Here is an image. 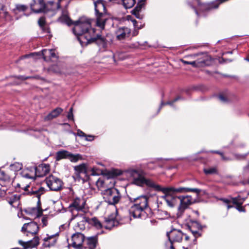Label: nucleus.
Wrapping results in <instances>:
<instances>
[{
    "instance_id": "nucleus-1",
    "label": "nucleus",
    "mask_w": 249,
    "mask_h": 249,
    "mask_svg": "<svg viewBox=\"0 0 249 249\" xmlns=\"http://www.w3.org/2000/svg\"><path fill=\"white\" fill-rule=\"evenodd\" d=\"M92 21L93 20L83 17L74 23L73 33L77 36L82 46H84L85 42H88L91 40V34L95 33V29L91 27Z\"/></svg>"
},
{
    "instance_id": "nucleus-2",
    "label": "nucleus",
    "mask_w": 249,
    "mask_h": 249,
    "mask_svg": "<svg viewBox=\"0 0 249 249\" xmlns=\"http://www.w3.org/2000/svg\"><path fill=\"white\" fill-rule=\"evenodd\" d=\"M148 197L147 196H141L136 198H129L133 205L130 210V214L134 218L146 217L145 211L148 208Z\"/></svg>"
},
{
    "instance_id": "nucleus-3",
    "label": "nucleus",
    "mask_w": 249,
    "mask_h": 249,
    "mask_svg": "<svg viewBox=\"0 0 249 249\" xmlns=\"http://www.w3.org/2000/svg\"><path fill=\"white\" fill-rule=\"evenodd\" d=\"M125 174L134 184L138 186L145 185L149 187L154 185V181L144 178V173L141 169L129 168L125 171Z\"/></svg>"
},
{
    "instance_id": "nucleus-4",
    "label": "nucleus",
    "mask_w": 249,
    "mask_h": 249,
    "mask_svg": "<svg viewBox=\"0 0 249 249\" xmlns=\"http://www.w3.org/2000/svg\"><path fill=\"white\" fill-rule=\"evenodd\" d=\"M94 4L96 16L95 25L100 30H103L105 29L106 22L108 19V16L106 14V7L101 0L94 1Z\"/></svg>"
},
{
    "instance_id": "nucleus-5",
    "label": "nucleus",
    "mask_w": 249,
    "mask_h": 249,
    "mask_svg": "<svg viewBox=\"0 0 249 249\" xmlns=\"http://www.w3.org/2000/svg\"><path fill=\"white\" fill-rule=\"evenodd\" d=\"M30 7L32 10L36 13H45L49 10L54 11L58 9L60 4L53 1H49L46 4L44 0H32Z\"/></svg>"
},
{
    "instance_id": "nucleus-6",
    "label": "nucleus",
    "mask_w": 249,
    "mask_h": 249,
    "mask_svg": "<svg viewBox=\"0 0 249 249\" xmlns=\"http://www.w3.org/2000/svg\"><path fill=\"white\" fill-rule=\"evenodd\" d=\"M102 195L105 201L109 205H115L120 202L122 198L119 191L114 187L103 190Z\"/></svg>"
},
{
    "instance_id": "nucleus-7",
    "label": "nucleus",
    "mask_w": 249,
    "mask_h": 249,
    "mask_svg": "<svg viewBox=\"0 0 249 249\" xmlns=\"http://www.w3.org/2000/svg\"><path fill=\"white\" fill-rule=\"evenodd\" d=\"M154 189L156 191H160L162 192L165 194H170V192H175V193H182V192H195L197 194H199L201 190L196 189V188H184V187H179L178 188H176L174 187H166L162 188L160 185L157 184L154 181V185L151 186V187Z\"/></svg>"
},
{
    "instance_id": "nucleus-8",
    "label": "nucleus",
    "mask_w": 249,
    "mask_h": 249,
    "mask_svg": "<svg viewBox=\"0 0 249 249\" xmlns=\"http://www.w3.org/2000/svg\"><path fill=\"white\" fill-rule=\"evenodd\" d=\"M45 182L50 189L54 191L60 190L63 185L61 179L53 175L47 177L45 179Z\"/></svg>"
},
{
    "instance_id": "nucleus-9",
    "label": "nucleus",
    "mask_w": 249,
    "mask_h": 249,
    "mask_svg": "<svg viewBox=\"0 0 249 249\" xmlns=\"http://www.w3.org/2000/svg\"><path fill=\"white\" fill-rule=\"evenodd\" d=\"M39 231V227L36 222L25 223L21 228V231L26 236L36 235Z\"/></svg>"
},
{
    "instance_id": "nucleus-10",
    "label": "nucleus",
    "mask_w": 249,
    "mask_h": 249,
    "mask_svg": "<svg viewBox=\"0 0 249 249\" xmlns=\"http://www.w3.org/2000/svg\"><path fill=\"white\" fill-rule=\"evenodd\" d=\"M184 234L179 230H173L167 233V236L171 243L170 249H174L173 246L174 242H179L182 241Z\"/></svg>"
},
{
    "instance_id": "nucleus-11",
    "label": "nucleus",
    "mask_w": 249,
    "mask_h": 249,
    "mask_svg": "<svg viewBox=\"0 0 249 249\" xmlns=\"http://www.w3.org/2000/svg\"><path fill=\"white\" fill-rule=\"evenodd\" d=\"M192 57L194 58L197 57L196 60L199 67L208 66L211 64L212 58L207 53L195 54L193 55Z\"/></svg>"
},
{
    "instance_id": "nucleus-12",
    "label": "nucleus",
    "mask_w": 249,
    "mask_h": 249,
    "mask_svg": "<svg viewBox=\"0 0 249 249\" xmlns=\"http://www.w3.org/2000/svg\"><path fill=\"white\" fill-rule=\"evenodd\" d=\"M85 241L84 235L79 232L73 234L71 236V245L75 249H83V243Z\"/></svg>"
},
{
    "instance_id": "nucleus-13",
    "label": "nucleus",
    "mask_w": 249,
    "mask_h": 249,
    "mask_svg": "<svg viewBox=\"0 0 249 249\" xmlns=\"http://www.w3.org/2000/svg\"><path fill=\"white\" fill-rule=\"evenodd\" d=\"M179 205L178 207V211L180 213L191 204L193 203V198L190 196H179Z\"/></svg>"
},
{
    "instance_id": "nucleus-14",
    "label": "nucleus",
    "mask_w": 249,
    "mask_h": 249,
    "mask_svg": "<svg viewBox=\"0 0 249 249\" xmlns=\"http://www.w3.org/2000/svg\"><path fill=\"white\" fill-rule=\"evenodd\" d=\"M86 204V200L83 197H76L70 204L69 208L71 211L76 210L77 211H82Z\"/></svg>"
},
{
    "instance_id": "nucleus-15",
    "label": "nucleus",
    "mask_w": 249,
    "mask_h": 249,
    "mask_svg": "<svg viewBox=\"0 0 249 249\" xmlns=\"http://www.w3.org/2000/svg\"><path fill=\"white\" fill-rule=\"evenodd\" d=\"M167 205L170 208H173L178 204L179 198L172 194H165L161 196Z\"/></svg>"
},
{
    "instance_id": "nucleus-16",
    "label": "nucleus",
    "mask_w": 249,
    "mask_h": 249,
    "mask_svg": "<svg viewBox=\"0 0 249 249\" xmlns=\"http://www.w3.org/2000/svg\"><path fill=\"white\" fill-rule=\"evenodd\" d=\"M49 71L50 72L60 75H66L71 73L70 71H66V67L65 65L61 63H58L56 64L52 65L49 68Z\"/></svg>"
},
{
    "instance_id": "nucleus-17",
    "label": "nucleus",
    "mask_w": 249,
    "mask_h": 249,
    "mask_svg": "<svg viewBox=\"0 0 249 249\" xmlns=\"http://www.w3.org/2000/svg\"><path fill=\"white\" fill-rule=\"evenodd\" d=\"M91 40H89L88 42H85L84 45H87L91 43H95L100 49H105L107 47V41L106 39L102 37L101 36H97L96 37L94 36V34L91 35Z\"/></svg>"
},
{
    "instance_id": "nucleus-18",
    "label": "nucleus",
    "mask_w": 249,
    "mask_h": 249,
    "mask_svg": "<svg viewBox=\"0 0 249 249\" xmlns=\"http://www.w3.org/2000/svg\"><path fill=\"white\" fill-rule=\"evenodd\" d=\"M24 190L26 192V194L29 195H36V197L38 198L39 201L40 196L44 193L45 189L42 187L38 186V187H35L34 188H31L29 185H27L24 188Z\"/></svg>"
},
{
    "instance_id": "nucleus-19",
    "label": "nucleus",
    "mask_w": 249,
    "mask_h": 249,
    "mask_svg": "<svg viewBox=\"0 0 249 249\" xmlns=\"http://www.w3.org/2000/svg\"><path fill=\"white\" fill-rule=\"evenodd\" d=\"M131 30L126 27H119L115 31L117 39L121 40L129 36Z\"/></svg>"
},
{
    "instance_id": "nucleus-20",
    "label": "nucleus",
    "mask_w": 249,
    "mask_h": 249,
    "mask_svg": "<svg viewBox=\"0 0 249 249\" xmlns=\"http://www.w3.org/2000/svg\"><path fill=\"white\" fill-rule=\"evenodd\" d=\"M74 219L77 222L75 226L76 230H84L85 229L86 225L88 224V217L83 215H76Z\"/></svg>"
},
{
    "instance_id": "nucleus-21",
    "label": "nucleus",
    "mask_w": 249,
    "mask_h": 249,
    "mask_svg": "<svg viewBox=\"0 0 249 249\" xmlns=\"http://www.w3.org/2000/svg\"><path fill=\"white\" fill-rule=\"evenodd\" d=\"M39 238L38 236H35L32 240L28 241L27 242H23L21 240H19L18 243L20 245H22L24 249L30 248H33L39 244Z\"/></svg>"
},
{
    "instance_id": "nucleus-22",
    "label": "nucleus",
    "mask_w": 249,
    "mask_h": 249,
    "mask_svg": "<svg viewBox=\"0 0 249 249\" xmlns=\"http://www.w3.org/2000/svg\"><path fill=\"white\" fill-rule=\"evenodd\" d=\"M189 229L196 238L201 235L199 231L201 230V226L197 222H192Z\"/></svg>"
},
{
    "instance_id": "nucleus-23",
    "label": "nucleus",
    "mask_w": 249,
    "mask_h": 249,
    "mask_svg": "<svg viewBox=\"0 0 249 249\" xmlns=\"http://www.w3.org/2000/svg\"><path fill=\"white\" fill-rule=\"evenodd\" d=\"M56 234L52 235H47V237L44 238V246L46 247H50L53 246L56 242Z\"/></svg>"
},
{
    "instance_id": "nucleus-24",
    "label": "nucleus",
    "mask_w": 249,
    "mask_h": 249,
    "mask_svg": "<svg viewBox=\"0 0 249 249\" xmlns=\"http://www.w3.org/2000/svg\"><path fill=\"white\" fill-rule=\"evenodd\" d=\"M86 244L89 249H94L97 243V238L96 236L89 237L85 239Z\"/></svg>"
},
{
    "instance_id": "nucleus-25",
    "label": "nucleus",
    "mask_w": 249,
    "mask_h": 249,
    "mask_svg": "<svg viewBox=\"0 0 249 249\" xmlns=\"http://www.w3.org/2000/svg\"><path fill=\"white\" fill-rule=\"evenodd\" d=\"M63 109L60 107H57L53 109L45 118V120H51L57 117L62 112Z\"/></svg>"
},
{
    "instance_id": "nucleus-26",
    "label": "nucleus",
    "mask_w": 249,
    "mask_h": 249,
    "mask_svg": "<svg viewBox=\"0 0 249 249\" xmlns=\"http://www.w3.org/2000/svg\"><path fill=\"white\" fill-rule=\"evenodd\" d=\"M19 196L17 195H12L7 198V201L13 207H17L19 204Z\"/></svg>"
},
{
    "instance_id": "nucleus-27",
    "label": "nucleus",
    "mask_w": 249,
    "mask_h": 249,
    "mask_svg": "<svg viewBox=\"0 0 249 249\" xmlns=\"http://www.w3.org/2000/svg\"><path fill=\"white\" fill-rule=\"evenodd\" d=\"M36 171V167H33L31 170H25L21 172L22 177L26 178H34Z\"/></svg>"
},
{
    "instance_id": "nucleus-28",
    "label": "nucleus",
    "mask_w": 249,
    "mask_h": 249,
    "mask_svg": "<svg viewBox=\"0 0 249 249\" xmlns=\"http://www.w3.org/2000/svg\"><path fill=\"white\" fill-rule=\"evenodd\" d=\"M88 224L94 226L95 228L99 229L102 228V224L101 222L96 218L93 217L89 218L88 217Z\"/></svg>"
},
{
    "instance_id": "nucleus-29",
    "label": "nucleus",
    "mask_w": 249,
    "mask_h": 249,
    "mask_svg": "<svg viewBox=\"0 0 249 249\" xmlns=\"http://www.w3.org/2000/svg\"><path fill=\"white\" fill-rule=\"evenodd\" d=\"M69 155L70 152L66 150L58 151L56 154V160L58 161L63 159H68Z\"/></svg>"
},
{
    "instance_id": "nucleus-30",
    "label": "nucleus",
    "mask_w": 249,
    "mask_h": 249,
    "mask_svg": "<svg viewBox=\"0 0 249 249\" xmlns=\"http://www.w3.org/2000/svg\"><path fill=\"white\" fill-rule=\"evenodd\" d=\"M38 24L44 32L50 33V30L45 26L46 21L45 18L44 17H42L39 18L38 20Z\"/></svg>"
},
{
    "instance_id": "nucleus-31",
    "label": "nucleus",
    "mask_w": 249,
    "mask_h": 249,
    "mask_svg": "<svg viewBox=\"0 0 249 249\" xmlns=\"http://www.w3.org/2000/svg\"><path fill=\"white\" fill-rule=\"evenodd\" d=\"M0 18H3L5 20L10 19V16L4 6L0 7Z\"/></svg>"
},
{
    "instance_id": "nucleus-32",
    "label": "nucleus",
    "mask_w": 249,
    "mask_h": 249,
    "mask_svg": "<svg viewBox=\"0 0 249 249\" xmlns=\"http://www.w3.org/2000/svg\"><path fill=\"white\" fill-rule=\"evenodd\" d=\"M58 20L62 23H66L68 25L72 24V21L66 13H63V15L59 18Z\"/></svg>"
},
{
    "instance_id": "nucleus-33",
    "label": "nucleus",
    "mask_w": 249,
    "mask_h": 249,
    "mask_svg": "<svg viewBox=\"0 0 249 249\" xmlns=\"http://www.w3.org/2000/svg\"><path fill=\"white\" fill-rule=\"evenodd\" d=\"M117 222L114 218H108L106 220V229H111L113 227L117 225Z\"/></svg>"
},
{
    "instance_id": "nucleus-34",
    "label": "nucleus",
    "mask_w": 249,
    "mask_h": 249,
    "mask_svg": "<svg viewBox=\"0 0 249 249\" xmlns=\"http://www.w3.org/2000/svg\"><path fill=\"white\" fill-rule=\"evenodd\" d=\"M74 170L78 173H86V165L85 164H81L80 165L74 167Z\"/></svg>"
},
{
    "instance_id": "nucleus-35",
    "label": "nucleus",
    "mask_w": 249,
    "mask_h": 249,
    "mask_svg": "<svg viewBox=\"0 0 249 249\" xmlns=\"http://www.w3.org/2000/svg\"><path fill=\"white\" fill-rule=\"evenodd\" d=\"M52 49L47 50L45 49L42 51V54L43 55V59L46 61H50V56L52 53Z\"/></svg>"
},
{
    "instance_id": "nucleus-36",
    "label": "nucleus",
    "mask_w": 249,
    "mask_h": 249,
    "mask_svg": "<svg viewBox=\"0 0 249 249\" xmlns=\"http://www.w3.org/2000/svg\"><path fill=\"white\" fill-rule=\"evenodd\" d=\"M121 1L124 6L126 9L131 8L135 3V0H121Z\"/></svg>"
},
{
    "instance_id": "nucleus-37",
    "label": "nucleus",
    "mask_w": 249,
    "mask_h": 249,
    "mask_svg": "<svg viewBox=\"0 0 249 249\" xmlns=\"http://www.w3.org/2000/svg\"><path fill=\"white\" fill-rule=\"evenodd\" d=\"M22 164L19 162H15L10 165V168L11 170L15 172L19 171L22 169Z\"/></svg>"
},
{
    "instance_id": "nucleus-38",
    "label": "nucleus",
    "mask_w": 249,
    "mask_h": 249,
    "mask_svg": "<svg viewBox=\"0 0 249 249\" xmlns=\"http://www.w3.org/2000/svg\"><path fill=\"white\" fill-rule=\"evenodd\" d=\"M68 159L71 162H76L81 159V156L79 154L73 155L70 153Z\"/></svg>"
},
{
    "instance_id": "nucleus-39",
    "label": "nucleus",
    "mask_w": 249,
    "mask_h": 249,
    "mask_svg": "<svg viewBox=\"0 0 249 249\" xmlns=\"http://www.w3.org/2000/svg\"><path fill=\"white\" fill-rule=\"evenodd\" d=\"M141 11V7L139 6H136L132 11L131 13L135 15V17L139 19H142V16L140 14L139 11Z\"/></svg>"
},
{
    "instance_id": "nucleus-40",
    "label": "nucleus",
    "mask_w": 249,
    "mask_h": 249,
    "mask_svg": "<svg viewBox=\"0 0 249 249\" xmlns=\"http://www.w3.org/2000/svg\"><path fill=\"white\" fill-rule=\"evenodd\" d=\"M122 174V172L118 170H112L109 173V176L110 178H115L118 176H119Z\"/></svg>"
},
{
    "instance_id": "nucleus-41",
    "label": "nucleus",
    "mask_w": 249,
    "mask_h": 249,
    "mask_svg": "<svg viewBox=\"0 0 249 249\" xmlns=\"http://www.w3.org/2000/svg\"><path fill=\"white\" fill-rule=\"evenodd\" d=\"M204 172L206 175L215 174L217 172L216 169L214 167L204 169Z\"/></svg>"
},
{
    "instance_id": "nucleus-42",
    "label": "nucleus",
    "mask_w": 249,
    "mask_h": 249,
    "mask_svg": "<svg viewBox=\"0 0 249 249\" xmlns=\"http://www.w3.org/2000/svg\"><path fill=\"white\" fill-rule=\"evenodd\" d=\"M28 8V7L26 5H22V4H17L16 6V8L14 9V11L16 10L18 11H25Z\"/></svg>"
},
{
    "instance_id": "nucleus-43",
    "label": "nucleus",
    "mask_w": 249,
    "mask_h": 249,
    "mask_svg": "<svg viewBox=\"0 0 249 249\" xmlns=\"http://www.w3.org/2000/svg\"><path fill=\"white\" fill-rule=\"evenodd\" d=\"M106 180L102 178H99L96 181V185L99 189H102L104 187Z\"/></svg>"
},
{
    "instance_id": "nucleus-44",
    "label": "nucleus",
    "mask_w": 249,
    "mask_h": 249,
    "mask_svg": "<svg viewBox=\"0 0 249 249\" xmlns=\"http://www.w3.org/2000/svg\"><path fill=\"white\" fill-rule=\"evenodd\" d=\"M232 202L234 204L237 205H242L243 202H240L241 197L238 196L236 197H232L231 198Z\"/></svg>"
},
{
    "instance_id": "nucleus-45",
    "label": "nucleus",
    "mask_w": 249,
    "mask_h": 249,
    "mask_svg": "<svg viewBox=\"0 0 249 249\" xmlns=\"http://www.w3.org/2000/svg\"><path fill=\"white\" fill-rule=\"evenodd\" d=\"M9 179V177L5 174V172L0 170V180L6 181Z\"/></svg>"
},
{
    "instance_id": "nucleus-46",
    "label": "nucleus",
    "mask_w": 249,
    "mask_h": 249,
    "mask_svg": "<svg viewBox=\"0 0 249 249\" xmlns=\"http://www.w3.org/2000/svg\"><path fill=\"white\" fill-rule=\"evenodd\" d=\"M58 59V56L55 53L54 50H52L51 54L50 56V61H55Z\"/></svg>"
},
{
    "instance_id": "nucleus-47",
    "label": "nucleus",
    "mask_w": 249,
    "mask_h": 249,
    "mask_svg": "<svg viewBox=\"0 0 249 249\" xmlns=\"http://www.w3.org/2000/svg\"><path fill=\"white\" fill-rule=\"evenodd\" d=\"M249 153L246 154H235L234 157L236 159L238 160H244L246 159L247 156L248 155Z\"/></svg>"
},
{
    "instance_id": "nucleus-48",
    "label": "nucleus",
    "mask_w": 249,
    "mask_h": 249,
    "mask_svg": "<svg viewBox=\"0 0 249 249\" xmlns=\"http://www.w3.org/2000/svg\"><path fill=\"white\" fill-rule=\"evenodd\" d=\"M179 99H180V97H178L177 98H176L175 100H174L172 102H166L165 103H164L163 102H161V105H160V107L159 109V110L158 111H159L160 110V109H161V107L163 105H172L173 104L176 102V101L178 100Z\"/></svg>"
},
{
    "instance_id": "nucleus-49",
    "label": "nucleus",
    "mask_w": 249,
    "mask_h": 249,
    "mask_svg": "<svg viewBox=\"0 0 249 249\" xmlns=\"http://www.w3.org/2000/svg\"><path fill=\"white\" fill-rule=\"evenodd\" d=\"M18 80L23 81L24 80H25L26 79L33 78L34 77L32 76H17L15 77Z\"/></svg>"
},
{
    "instance_id": "nucleus-50",
    "label": "nucleus",
    "mask_w": 249,
    "mask_h": 249,
    "mask_svg": "<svg viewBox=\"0 0 249 249\" xmlns=\"http://www.w3.org/2000/svg\"><path fill=\"white\" fill-rule=\"evenodd\" d=\"M32 210V212L36 214V217H39L42 214V212L40 211L37 208H33Z\"/></svg>"
},
{
    "instance_id": "nucleus-51",
    "label": "nucleus",
    "mask_w": 249,
    "mask_h": 249,
    "mask_svg": "<svg viewBox=\"0 0 249 249\" xmlns=\"http://www.w3.org/2000/svg\"><path fill=\"white\" fill-rule=\"evenodd\" d=\"M218 99L222 103H226L228 101L227 98L223 94L219 95Z\"/></svg>"
},
{
    "instance_id": "nucleus-52",
    "label": "nucleus",
    "mask_w": 249,
    "mask_h": 249,
    "mask_svg": "<svg viewBox=\"0 0 249 249\" xmlns=\"http://www.w3.org/2000/svg\"><path fill=\"white\" fill-rule=\"evenodd\" d=\"M77 135L81 137H87V135L83 131L79 129L77 130Z\"/></svg>"
},
{
    "instance_id": "nucleus-53",
    "label": "nucleus",
    "mask_w": 249,
    "mask_h": 249,
    "mask_svg": "<svg viewBox=\"0 0 249 249\" xmlns=\"http://www.w3.org/2000/svg\"><path fill=\"white\" fill-rule=\"evenodd\" d=\"M236 209L239 212H245L244 208L242 206V205H237L236 207Z\"/></svg>"
},
{
    "instance_id": "nucleus-54",
    "label": "nucleus",
    "mask_w": 249,
    "mask_h": 249,
    "mask_svg": "<svg viewBox=\"0 0 249 249\" xmlns=\"http://www.w3.org/2000/svg\"><path fill=\"white\" fill-rule=\"evenodd\" d=\"M213 152L214 153H217L218 154H219L221 156V157H222V159L223 160H229V159L227 158H225L224 157V156L223 155V153L219 152V151H213Z\"/></svg>"
},
{
    "instance_id": "nucleus-55",
    "label": "nucleus",
    "mask_w": 249,
    "mask_h": 249,
    "mask_svg": "<svg viewBox=\"0 0 249 249\" xmlns=\"http://www.w3.org/2000/svg\"><path fill=\"white\" fill-rule=\"evenodd\" d=\"M190 65L193 66L194 67H199L198 66H197V62L196 60L190 61Z\"/></svg>"
},
{
    "instance_id": "nucleus-56",
    "label": "nucleus",
    "mask_w": 249,
    "mask_h": 249,
    "mask_svg": "<svg viewBox=\"0 0 249 249\" xmlns=\"http://www.w3.org/2000/svg\"><path fill=\"white\" fill-rule=\"evenodd\" d=\"M42 223L43 226H46L47 224V219L46 217H43L42 218Z\"/></svg>"
},
{
    "instance_id": "nucleus-57",
    "label": "nucleus",
    "mask_w": 249,
    "mask_h": 249,
    "mask_svg": "<svg viewBox=\"0 0 249 249\" xmlns=\"http://www.w3.org/2000/svg\"><path fill=\"white\" fill-rule=\"evenodd\" d=\"M67 117L69 120H73V115L72 112H68Z\"/></svg>"
},
{
    "instance_id": "nucleus-58",
    "label": "nucleus",
    "mask_w": 249,
    "mask_h": 249,
    "mask_svg": "<svg viewBox=\"0 0 249 249\" xmlns=\"http://www.w3.org/2000/svg\"><path fill=\"white\" fill-rule=\"evenodd\" d=\"M138 30H139L137 28H134V29L132 32V36H137L139 33Z\"/></svg>"
},
{
    "instance_id": "nucleus-59",
    "label": "nucleus",
    "mask_w": 249,
    "mask_h": 249,
    "mask_svg": "<svg viewBox=\"0 0 249 249\" xmlns=\"http://www.w3.org/2000/svg\"><path fill=\"white\" fill-rule=\"evenodd\" d=\"M144 1H145L144 0H142L141 1L139 2L137 4V6H139V7H141V9L143 5L144 4Z\"/></svg>"
},
{
    "instance_id": "nucleus-60",
    "label": "nucleus",
    "mask_w": 249,
    "mask_h": 249,
    "mask_svg": "<svg viewBox=\"0 0 249 249\" xmlns=\"http://www.w3.org/2000/svg\"><path fill=\"white\" fill-rule=\"evenodd\" d=\"M86 137V140L88 141H91L93 140V136L91 135H88Z\"/></svg>"
},
{
    "instance_id": "nucleus-61",
    "label": "nucleus",
    "mask_w": 249,
    "mask_h": 249,
    "mask_svg": "<svg viewBox=\"0 0 249 249\" xmlns=\"http://www.w3.org/2000/svg\"><path fill=\"white\" fill-rule=\"evenodd\" d=\"M221 200L223 202H224V203H227V204H229L231 202V200H229L228 199L221 198Z\"/></svg>"
},
{
    "instance_id": "nucleus-62",
    "label": "nucleus",
    "mask_w": 249,
    "mask_h": 249,
    "mask_svg": "<svg viewBox=\"0 0 249 249\" xmlns=\"http://www.w3.org/2000/svg\"><path fill=\"white\" fill-rule=\"evenodd\" d=\"M132 22L133 23L134 28H137V22L136 20V19H134L132 20Z\"/></svg>"
},
{
    "instance_id": "nucleus-63",
    "label": "nucleus",
    "mask_w": 249,
    "mask_h": 249,
    "mask_svg": "<svg viewBox=\"0 0 249 249\" xmlns=\"http://www.w3.org/2000/svg\"><path fill=\"white\" fill-rule=\"evenodd\" d=\"M126 19H127V20H128V21L130 20L131 21H132V20L133 19V18H132V17L131 16H130V15L127 16Z\"/></svg>"
},
{
    "instance_id": "nucleus-64",
    "label": "nucleus",
    "mask_w": 249,
    "mask_h": 249,
    "mask_svg": "<svg viewBox=\"0 0 249 249\" xmlns=\"http://www.w3.org/2000/svg\"><path fill=\"white\" fill-rule=\"evenodd\" d=\"M181 62L184 64H188L190 65V61H187L184 60H181Z\"/></svg>"
}]
</instances>
